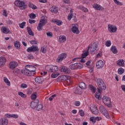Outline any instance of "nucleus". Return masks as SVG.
<instances>
[{"label":"nucleus","instance_id":"55","mask_svg":"<svg viewBox=\"0 0 125 125\" xmlns=\"http://www.w3.org/2000/svg\"><path fill=\"white\" fill-rule=\"evenodd\" d=\"M32 92H33L32 88L28 89L27 94L28 95H30V94H32Z\"/></svg>","mask_w":125,"mask_h":125},{"label":"nucleus","instance_id":"44","mask_svg":"<svg viewBox=\"0 0 125 125\" xmlns=\"http://www.w3.org/2000/svg\"><path fill=\"white\" fill-rule=\"evenodd\" d=\"M14 45L16 47V48L18 49V48L20 47V42L16 41V42H14Z\"/></svg>","mask_w":125,"mask_h":125},{"label":"nucleus","instance_id":"36","mask_svg":"<svg viewBox=\"0 0 125 125\" xmlns=\"http://www.w3.org/2000/svg\"><path fill=\"white\" fill-rule=\"evenodd\" d=\"M73 16H74V14H73V11L72 10H70V13L69 14L68 16V20L70 21L71 19L73 18Z\"/></svg>","mask_w":125,"mask_h":125},{"label":"nucleus","instance_id":"27","mask_svg":"<svg viewBox=\"0 0 125 125\" xmlns=\"http://www.w3.org/2000/svg\"><path fill=\"white\" fill-rule=\"evenodd\" d=\"M90 47V45H89L87 51L85 53H83L82 54V58H85V57H86V56L88 55V50H89Z\"/></svg>","mask_w":125,"mask_h":125},{"label":"nucleus","instance_id":"21","mask_svg":"<svg viewBox=\"0 0 125 125\" xmlns=\"http://www.w3.org/2000/svg\"><path fill=\"white\" fill-rule=\"evenodd\" d=\"M96 48H97V44L95 43H94L93 45L91 47V54H94V51L96 50Z\"/></svg>","mask_w":125,"mask_h":125},{"label":"nucleus","instance_id":"35","mask_svg":"<svg viewBox=\"0 0 125 125\" xmlns=\"http://www.w3.org/2000/svg\"><path fill=\"white\" fill-rule=\"evenodd\" d=\"M125 73V69L123 68L122 67H120L118 70V73L119 75H123Z\"/></svg>","mask_w":125,"mask_h":125},{"label":"nucleus","instance_id":"33","mask_svg":"<svg viewBox=\"0 0 125 125\" xmlns=\"http://www.w3.org/2000/svg\"><path fill=\"white\" fill-rule=\"evenodd\" d=\"M79 8L80 9H81V10H82V11H83V12H85V13L88 12V9H87V8H86L83 6H79Z\"/></svg>","mask_w":125,"mask_h":125},{"label":"nucleus","instance_id":"7","mask_svg":"<svg viewBox=\"0 0 125 125\" xmlns=\"http://www.w3.org/2000/svg\"><path fill=\"white\" fill-rule=\"evenodd\" d=\"M70 79H71V77L70 76H67L65 75H62V76H60L59 77L58 79L60 81H63V82H65V81H67V83H69L70 84H72V82L70 81Z\"/></svg>","mask_w":125,"mask_h":125},{"label":"nucleus","instance_id":"53","mask_svg":"<svg viewBox=\"0 0 125 125\" xmlns=\"http://www.w3.org/2000/svg\"><path fill=\"white\" fill-rule=\"evenodd\" d=\"M29 17L30 18H31V19H35V18H36V16L35 15V14L34 13H31L30 15H29Z\"/></svg>","mask_w":125,"mask_h":125},{"label":"nucleus","instance_id":"2","mask_svg":"<svg viewBox=\"0 0 125 125\" xmlns=\"http://www.w3.org/2000/svg\"><path fill=\"white\" fill-rule=\"evenodd\" d=\"M46 23H47V20L45 19L44 17H41L37 27L38 30L39 31V32L42 31V27L46 24Z\"/></svg>","mask_w":125,"mask_h":125},{"label":"nucleus","instance_id":"61","mask_svg":"<svg viewBox=\"0 0 125 125\" xmlns=\"http://www.w3.org/2000/svg\"><path fill=\"white\" fill-rule=\"evenodd\" d=\"M30 43L31 44H38L37 41L34 40L30 41Z\"/></svg>","mask_w":125,"mask_h":125},{"label":"nucleus","instance_id":"22","mask_svg":"<svg viewBox=\"0 0 125 125\" xmlns=\"http://www.w3.org/2000/svg\"><path fill=\"white\" fill-rule=\"evenodd\" d=\"M66 38L65 36H61L59 37V42L61 43H62V42H66Z\"/></svg>","mask_w":125,"mask_h":125},{"label":"nucleus","instance_id":"6","mask_svg":"<svg viewBox=\"0 0 125 125\" xmlns=\"http://www.w3.org/2000/svg\"><path fill=\"white\" fill-rule=\"evenodd\" d=\"M21 73L25 76H28L31 77L33 76V73H31L29 70H28V67L27 66H25V69H23L21 70Z\"/></svg>","mask_w":125,"mask_h":125},{"label":"nucleus","instance_id":"32","mask_svg":"<svg viewBox=\"0 0 125 125\" xmlns=\"http://www.w3.org/2000/svg\"><path fill=\"white\" fill-rule=\"evenodd\" d=\"M26 29H27V33H28V34L29 35V36H32L33 37L34 33H33V31H32V29H31V27H27Z\"/></svg>","mask_w":125,"mask_h":125},{"label":"nucleus","instance_id":"28","mask_svg":"<svg viewBox=\"0 0 125 125\" xmlns=\"http://www.w3.org/2000/svg\"><path fill=\"white\" fill-rule=\"evenodd\" d=\"M1 31L2 32V33H4V34H8V33L10 32L9 29L4 26H2L1 27Z\"/></svg>","mask_w":125,"mask_h":125},{"label":"nucleus","instance_id":"17","mask_svg":"<svg viewBox=\"0 0 125 125\" xmlns=\"http://www.w3.org/2000/svg\"><path fill=\"white\" fill-rule=\"evenodd\" d=\"M117 66L124 67L125 66V61L123 59H119L116 62Z\"/></svg>","mask_w":125,"mask_h":125},{"label":"nucleus","instance_id":"19","mask_svg":"<svg viewBox=\"0 0 125 125\" xmlns=\"http://www.w3.org/2000/svg\"><path fill=\"white\" fill-rule=\"evenodd\" d=\"M72 32L74 34H80V31L79 30V27L76 25L72 27L71 29Z\"/></svg>","mask_w":125,"mask_h":125},{"label":"nucleus","instance_id":"24","mask_svg":"<svg viewBox=\"0 0 125 125\" xmlns=\"http://www.w3.org/2000/svg\"><path fill=\"white\" fill-rule=\"evenodd\" d=\"M93 7L97 9V10H103V7H102L100 5H98V4H94L93 5Z\"/></svg>","mask_w":125,"mask_h":125},{"label":"nucleus","instance_id":"64","mask_svg":"<svg viewBox=\"0 0 125 125\" xmlns=\"http://www.w3.org/2000/svg\"><path fill=\"white\" fill-rule=\"evenodd\" d=\"M7 24H8L9 25H12V21H10V20H8L7 22Z\"/></svg>","mask_w":125,"mask_h":125},{"label":"nucleus","instance_id":"9","mask_svg":"<svg viewBox=\"0 0 125 125\" xmlns=\"http://www.w3.org/2000/svg\"><path fill=\"white\" fill-rule=\"evenodd\" d=\"M108 29L110 33H116L117 32V27L113 25L108 24Z\"/></svg>","mask_w":125,"mask_h":125},{"label":"nucleus","instance_id":"29","mask_svg":"<svg viewBox=\"0 0 125 125\" xmlns=\"http://www.w3.org/2000/svg\"><path fill=\"white\" fill-rule=\"evenodd\" d=\"M111 50L114 53V54H117L118 53V49L115 46H112L111 48Z\"/></svg>","mask_w":125,"mask_h":125},{"label":"nucleus","instance_id":"47","mask_svg":"<svg viewBox=\"0 0 125 125\" xmlns=\"http://www.w3.org/2000/svg\"><path fill=\"white\" fill-rule=\"evenodd\" d=\"M19 26L21 29H24V26H26V22L23 21L22 23H19Z\"/></svg>","mask_w":125,"mask_h":125},{"label":"nucleus","instance_id":"1","mask_svg":"<svg viewBox=\"0 0 125 125\" xmlns=\"http://www.w3.org/2000/svg\"><path fill=\"white\" fill-rule=\"evenodd\" d=\"M97 84L99 88H97L98 92L95 93V96L98 100H101L102 97H101L100 94L102 93V90L106 89V84L101 78H99L97 80Z\"/></svg>","mask_w":125,"mask_h":125},{"label":"nucleus","instance_id":"8","mask_svg":"<svg viewBox=\"0 0 125 125\" xmlns=\"http://www.w3.org/2000/svg\"><path fill=\"white\" fill-rule=\"evenodd\" d=\"M39 50H40L39 47L35 45L29 47L27 49V52H36L37 51H39Z\"/></svg>","mask_w":125,"mask_h":125},{"label":"nucleus","instance_id":"30","mask_svg":"<svg viewBox=\"0 0 125 125\" xmlns=\"http://www.w3.org/2000/svg\"><path fill=\"white\" fill-rule=\"evenodd\" d=\"M79 87H80L81 89H86V84H85L84 83H80Z\"/></svg>","mask_w":125,"mask_h":125},{"label":"nucleus","instance_id":"48","mask_svg":"<svg viewBox=\"0 0 125 125\" xmlns=\"http://www.w3.org/2000/svg\"><path fill=\"white\" fill-rule=\"evenodd\" d=\"M31 98L32 100H36V98H37V95H36V93H34V94H33L31 95Z\"/></svg>","mask_w":125,"mask_h":125},{"label":"nucleus","instance_id":"38","mask_svg":"<svg viewBox=\"0 0 125 125\" xmlns=\"http://www.w3.org/2000/svg\"><path fill=\"white\" fill-rule=\"evenodd\" d=\"M4 82L5 83L7 84V85H8V86H10V82H9V80L6 78V77L3 78Z\"/></svg>","mask_w":125,"mask_h":125},{"label":"nucleus","instance_id":"45","mask_svg":"<svg viewBox=\"0 0 125 125\" xmlns=\"http://www.w3.org/2000/svg\"><path fill=\"white\" fill-rule=\"evenodd\" d=\"M13 73H14V74H18L19 75V74L21 73V70L19 69H15L13 71Z\"/></svg>","mask_w":125,"mask_h":125},{"label":"nucleus","instance_id":"34","mask_svg":"<svg viewBox=\"0 0 125 125\" xmlns=\"http://www.w3.org/2000/svg\"><path fill=\"white\" fill-rule=\"evenodd\" d=\"M45 69L46 71H47L48 72H52V65H46L45 67Z\"/></svg>","mask_w":125,"mask_h":125},{"label":"nucleus","instance_id":"37","mask_svg":"<svg viewBox=\"0 0 125 125\" xmlns=\"http://www.w3.org/2000/svg\"><path fill=\"white\" fill-rule=\"evenodd\" d=\"M37 106H38V104L36 103H35L34 101L31 102L30 106L32 109L36 108Z\"/></svg>","mask_w":125,"mask_h":125},{"label":"nucleus","instance_id":"13","mask_svg":"<svg viewBox=\"0 0 125 125\" xmlns=\"http://www.w3.org/2000/svg\"><path fill=\"white\" fill-rule=\"evenodd\" d=\"M18 66V63L16 62H11L9 63V68L13 70Z\"/></svg>","mask_w":125,"mask_h":125},{"label":"nucleus","instance_id":"5","mask_svg":"<svg viewBox=\"0 0 125 125\" xmlns=\"http://www.w3.org/2000/svg\"><path fill=\"white\" fill-rule=\"evenodd\" d=\"M102 100L104 104H105V105L108 107H109L110 105H111V99L107 96H104L103 97Z\"/></svg>","mask_w":125,"mask_h":125},{"label":"nucleus","instance_id":"43","mask_svg":"<svg viewBox=\"0 0 125 125\" xmlns=\"http://www.w3.org/2000/svg\"><path fill=\"white\" fill-rule=\"evenodd\" d=\"M58 67L56 66H52V71L51 72L54 73V72H56L57 71V70H58Z\"/></svg>","mask_w":125,"mask_h":125},{"label":"nucleus","instance_id":"59","mask_svg":"<svg viewBox=\"0 0 125 125\" xmlns=\"http://www.w3.org/2000/svg\"><path fill=\"white\" fill-rule=\"evenodd\" d=\"M11 118H14V119H17L18 118V115L12 114Z\"/></svg>","mask_w":125,"mask_h":125},{"label":"nucleus","instance_id":"23","mask_svg":"<svg viewBox=\"0 0 125 125\" xmlns=\"http://www.w3.org/2000/svg\"><path fill=\"white\" fill-rule=\"evenodd\" d=\"M35 81L37 83H42V82H43V79L42 78L37 77L35 79Z\"/></svg>","mask_w":125,"mask_h":125},{"label":"nucleus","instance_id":"41","mask_svg":"<svg viewBox=\"0 0 125 125\" xmlns=\"http://www.w3.org/2000/svg\"><path fill=\"white\" fill-rule=\"evenodd\" d=\"M18 95H20V96L22 97V98H26V97H27L26 94L23 93V92H19L18 93Z\"/></svg>","mask_w":125,"mask_h":125},{"label":"nucleus","instance_id":"25","mask_svg":"<svg viewBox=\"0 0 125 125\" xmlns=\"http://www.w3.org/2000/svg\"><path fill=\"white\" fill-rule=\"evenodd\" d=\"M0 125H7L8 124L7 119L6 118H2L0 121Z\"/></svg>","mask_w":125,"mask_h":125},{"label":"nucleus","instance_id":"46","mask_svg":"<svg viewBox=\"0 0 125 125\" xmlns=\"http://www.w3.org/2000/svg\"><path fill=\"white\" fill-rule=\"evenodd\" d=\"M36 110L37 111H41V110H42V104H40L37 105Z\"/></svg>","mask_w":125,"mask_h":125},{"label":"nucleus","instance_id":"16","mask_svg":"<svg viewBox=\"0 0 125 125\" xmlns=\"http://www.w3.org/2000/svg\"><path fill=\"white\" fill-rule=\"evenodd\" d=\"M103 66H104V62H103V61L100 60L97 62L96 67L97 69H101V68H103Z\"/></svg>","mask_w":125,"mask_h":125},{"label":"nucleus","instance_id":"26","mask_svg":"<svg viewBox=\"0 0 125 125\" xmlns=\"http://www.w3.org/2000/svg\"><path fill=\"white\" fill-rule=\"evenodd\" d=\"M50 10L52 13H57L58 12L57 7L55 6H53L52 8L50 9Z\"/></svg>","mask_w":125,"mask_h":125},{"label":"nucleus","instance_id":"3","mask_svg":"<svg viewBox=\"0 0 125 125\" xmlns=\"http://www.w3.org/2000/svg\"><path fill=\"white\" fill-rule=\"evenodd\" d=\"M83 67V65L80 63H75L69 65V68L71 70H80V69H82Z\"/></svg>","mask_w":125,"mask_h":125},{"label":"nucleus","instance_id":"11","mask_svg":"<svg viewBox=\"0 0 125 125\" xmlns=\"http://www.w3.org/2000/svg\"><path fill=\"white\" fill-rule=\"evenodd\" d=\"M26 67H27V69L30 73L33 74V76L35 75V72L37 70V68L36 67L33 66V65H26Z\"/></svg>","mask_w":125,"mask_h":125},{"label":"nucleus","instance_id":"39","mask_svg":"<svg viewBox=\"0 0 125 125\" xmlns=\"http://www.w3.org/2000/svg\"><path fill=\"white\" fill-rule=\"evenodd\" d=\"M52 22H53V23H55L58 26H61V25H62V21H61L56 20L53 21Z\"/></svg>","mask_w":125,"mask_h":125},{"label":"nucleus","instance_id":"10","mask_svg":"<svg viewBox=\"0 0 125 125\" xmlns=\"http://www.w3.org/2000/svg\"><path fill=\"white\" fill-rule=\"evenodd\" d=\"M67 57V54L66 53H63L61 54L57 58V62L60 63V62H62V60L65 59Z\"/></svg>","mask_w":125,"mask_h":125},{"label":"nucleus","instance_id":"63","mask_svg":"<svg viewBox=\"0 0 125 125\" xmlns=\"http://www.w3.org/2000/svg\"><path fill=\"white\" fill-rule=\"evenodd\" d=\"M3 16H5V17H7V14L6 11L3 10Z\"/></svg>","mask_w":125,"mask_h":125},{"label":"nucleus","instance_id":"42","mask_svg":"<svg viewBox=\"0 0 125 125\" xmlns=\"http://www.w3.org/2000/svg\"><path fill=\"white\" fill-rule=\"evenodd\" d=\"M59 75H60L59 73L57 72H54L52 74L51 77L52 78H53V79H55V78H57V77H58Z\"/></svg>","mask_w":125,"mask_h":125},{"label":"nucleus","instance_id":"56","mask_svg":"<svg viewBox=\"0 0 125 125\" xmlns=\"http://www.w3.org/2000/svg\"><path fill=\"white\" fill-rule=\"evenodd\" d=\"M46 35L48 37H50V38H52V37L53 36L52 34V33H51L50 32H47Z\"/></svg>","mask_w":125,"mask_h":125},{"label":"nucleus","instance_id":"62","mask_svg":"<svg viewBox=\"0 0 125 125\" xmlns=\"http://www.w3.org/2000/svg\"><path fill=\"white\" fill-rule=\"evenodd\" d=\"M75 106H79L80 105H81V103L79 101L75 102Z\"/></svg>","mask_w":125,"mask_h":125},{"label":"nucleus","instance_id":"54","mask_svg":"<svg viewBox=\"0 0 125 125\" xmlns=\"http://www.w3.org/2000/svg\"><path fill=\"white\" fill-rule=\"evenodd\" d=\"M79 113L80 114V116H81V117H83V116H84V112H83V110L82 109H80L79 110Z\"/></svg>","mask_w":125,"mask_h":125},{"label":"nucleus","instance_id":"20","mask_svg":"<svg viewBox=\"0 0 125 125\" xmlns=\"http://www.w3.org/2000/svg\"><path fill=\"white\" fill-rule=\"evenodd\" d=\"M5 62H6V59H5V58L3 57H0V67H2L3 66H4Z\"/></svg>","mask_w":125,"mask_h":125},{"label":"nucleus","instance_id":"12","mask_svg":"<svg viewBox=\"0 0 125 125\" xmlns=\"http://www.w3.org/2000/svg\"><path fill=\"white\" fill-rule=\"evenodd\" d=\"M60 69L61 72L65 73V74H70V73H71V70L70 69L68 68V67L66 66H61Z\"/></svg>","mask_w":125,"mask_h":125},{"label":"nucleus","instance_id":"40","mask_svg":"<svg viewBox=\"0 0 125 125\" xmlns=\"http://www.w3.org/2000/svg\"><path fill=\"white\" fill-rule=\"evenodd\" d=\"M28 6L30 8H32V9H37V6L31 3H28Z\"/></svg>","mask_w":125,"mask_h":125},{"label":"nucleus","instance_id":"15","mask_svg":"<svg viewBox=\"0 0 125 125\" xmlns=\"http://www.w3.org/2000/svg\"><path fill=\"white\" fill-rule=\"evenodd\" d=\"M19 7H20V9H21V10H24L27 8V5L24 1H21Z\"/></svg>","mask_w":125,"mask_h":125},{"label":"nucleus","instance_id":"58","mask_svg":"<svg viewBox=\"0 0 125 125\" xmlns=\"http://www.w3.org/2000/svg\"><path fill=\"white\" fill-rule=\"evenodd\" d=\"M28 21L30 24H34V23H36V21L34 20L29 19Z\"/></svg>","mask_w":125,"mask_h":125},{"label":"nucleus","instance_id":"14","mask_svg":"<svg viewBox=\"0 0 125 125\" xmlns=\"http://www.w3.org/2000/svg\"><path fill=\"white\" fill-rule=\"evenodd\" d=\"M90 109L93 114H94V115H98V108H97V106L94 105L92 106Z\"/></svg>","mask_w":125,"mask_h":125},{"label":"nucleus","instance_id":"50","mask_svg":"<svg viewBox=\"0 0 125 125\" xmlns=\"http://www.w3.org/2000/svg\"><path fill=\"white\" fill-rule=\"evenodd\" d=\"M90 121L91 122H92V123H93V124H95V123L96 122V119H95V117H91V118H90Z\"/></svg>","mask_w":125,"mask_h":125},{"label":"nucleus","instance_id":"49","mask_svg":"<svg viewBox=\"0 0 125 125\" xmlns=\"http://www.w3.org/2000/svg\"><path fill=\"white\" fill-rule=\"evenodd\" d=\"M20 2H21V1L17 0H16L14 2V4L15 5H16V6H19L20 4Z\"/></svg>","mask_w":125,"mask_h":125},{"label":"nucleus","instance_id":"4","mask_svg":"<svg viewBox=\"0 0 125 125\" xmlns=\"http://www.w3.org/2000/svg\"><path fill=\"white\" fill-rule=\"evenodd\" d=\"M99 109L100 112H102V114H103L104 116H105V117H106L107 119H110V115H109V113H108V111H107V110H106L105 107L101 105L99 107Z\"/></svg>","mask_w":125,"mask_h":125},{"label":"nucleus","instance_id":"52","mask_svg":"<svg viewBox=\"0 0 125 125\" xmlns=\"http://www.w3.org/2000/svg\"><path fill=\"white\" fill-rule=\"evenodd\" d=\"M105 45L107 47L111 46V41H106V42H105Z\"/></svg>","mask_w":125,"mask_h":125},{"label":"nucleus","instance_id":"51","mask_svg":"<svg viewBox=\"0 0 125 125\" xmlns=\"http://www.w3.org/2000/svg\"><path fill=\"white\" fill-rule=\"evenodd\" d=\"M21 88H27L28 87V85L25 83H22L21 85Z\"/></svg>","mask_w":125,"mask_h":125},{"label":"nucleus","instance_id":"31","mask_svg":"<svg viewBox=\"0 0 125 125\" xmlns=\"http://www.w3.org/2000/svg\"><path fill=\"white\" fill-rule=\"evenodd\" d=\"M89 88L93 93H95L96 91V88H95L93 85H89Z\"/></svg>","mask_w":125,"mask_h":125},{"label":"nucleus","instance_id":"60","mask_svg":"<svg viewBox=\"0 0 125 125\" xmlns=\"http://www.w3.org/2000/svg\"><path fill=\"white\" fill-rule=\"evenodd\" d=\"M41 50L43 53H45V52H46V49H45L44 47H42Z\"/></svg>","mask_w":125,"mask_h":125},{"label":"nucleus","instance_id":"57","mask_svg":"<svg viewBox=\"0 0 125 125\" xmlns=\"http://www.w3.org/2000/svg\"><path fill=\"white\" fill-rule=\"evenodd\" d=\"M54 97H56V94H54V95H53L52 96H51L49 98V100H50V101H52V100H53V99L54 98Z\"/></svg>","mask_w":125,"mask_h":125},{"label":"nucleus","instance_id":"18","mask_svg":"<svg viewBox=\"0 0 125 125\" xmlns=\"http://www.w3.org/2000/svg\"><path fill=\"white\" fill-rule=\"evenodd\" d=\"M74 92L75 94H82L83 91H82V89L80 87H76L74 88Z\"/></svg>","mask_w":125,"mask_h":125}]
</instances>
